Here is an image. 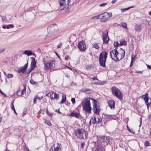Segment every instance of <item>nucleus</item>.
<instances>
[{"mask_svg": "<svg viewBox=\"0 0 151 151\" xmlns=\"http://www.w3.org/2000/svg\"><path fill=\"white\" fill-rule=\"evenodd\" d=\"M59 146L57 145V146L55 147L54 146V151H58L59 150V145H58Z\"/></svg>", "mask_w": 151, "mask_h": 151, "instance_id": "nucleus-38", "label": "nucleus"}, {"mask_svg": "<svg viewBox=\"0 0 151 151\" xmlns=\"http://www.w3.org/2000/svg\"><path fill=\"white\" fill-rule=\"evenodd\" d=\"M120 44L121 45H126L127 44V42L126 41L124 40H120L119 41Z\"/></svg>", "mask_w": 151, "mask_h": 151, "instance_id": "nucleus-26", "label": "nucleus"}, {"mask_svg": "<svg viewBox=\"0 0 151 151\" xmlns=\"http://www.w3.org/2000/svg\"><path fill=\"white\" fill-rule=\"evenodd\" d=\"M119 45V44L118 43V42H115L114 44V45L115 47H118Z\"/></svg>", "mask_w": 151, "mask_h": 151, "instance_id": "nucleus-53", "label": "nucleus"}, {"mask_svg": "<svg viewBox=\"0 0 151 151\" xmlns=\"http://www.w3.org/2000/svg\"><path fill=\"white\" fill-rule=\"evenodd\" d=\"M1 94L3 95L4 97H7L6 95L2 91H1Z\"/></svg>", "mask_w": 151, "mask_h": 151, "instance_id": "nucleus-55", "label": "nucleus"}, {"mask_svg": "<svg viewBox=\"0 0 151 151\" xmlns=\"http://www.w3.org/2000/svg\"><path fill=\"white\" fill-rule=\"evenodd\" d=\"M46 113L48 115L50 116L52 115V113H49V112L47 110V109H46Z\"/></svg>", "mask_w": 151, "mask_h": 151, "instance_id": "nucleus-51", "label": "nucleus"}, {"mask_svg": "<svg viewBox=\"0 0 151 151\" xmlns=\"http://www.w3.org/2000/svg\"><path fill=\"white\" fill-rule=\"evenodd\" d=\"M145 146L146 147L148 146H150V144L147 141H146L145 142Z\"/></svg>", "mask_w": 151, "mask_h": 151, "instance_id": "nucleus-45", "label": "nucleus"}, {"mask_svg": "<svg viewBox=\"0 0 151 151\" xmlns=\"http://www.w3.org/2000/svg\"><path fill=\"white\" fill-rule=\"evenodd\" d=\"M53 92H51L48 93L47 94H46V96H50V99L52 100L54 99V97L53 96Z\"/></svg>", "mask_w": 151, "mask_h": 151, "instance_id": "nucleus-22", "label": "nucleus"}, {"mask_svg": "<svg viewBox=\"0 0 151 151\" xmlns=\"http://www.w3.org/2000/svg\"><path fill=\"white\" fill-rule=\"evenodd\" d=\"M33 70V69H32L31 68H29L28 70V71L27 72L26 71V72L25 73V75H26L29 74Z\"/></svg>", "mask_w": 151, "mask_h": 151, "instance_id": "nucleus-33", "label": "nucleus"}, {"mask_svg": "<svg viewBox=\"0 0 151 151\" xmlns=\"http://www.w3.org/2000/svg\"><path fill=\"white\" fill-rule=\"evenodd\" d=\"M62 45V43H60L57 45V48H59L60 47L61 45Z\"/></svg>", "mask_w": 151, "mask_h": 151, "instance_id": "nucleus-62", "label": "nucleus"}, {"mask_svg": "<svg viewBox=\"0 0 151 151\" xmlns=\"http://www.w3.org/2000/svg\"><path fill=\"white\" fill-rule=\"evenodd\" d=\"M66 100V96L65 95H62V99L61 101L60 102L59 104H62L64 103Z\"/></svg>", "mask_w": 151, "mask_h": 151, "instance_id": "nucleus-20", "label": "nucleus"}, {"mask_svg": "<svg viewBox=\"0 0 151 151\" xmlns=\"http://www.w3.org/2000/svg\"><path fill=\"white\" fill-rule=\"evenodd\" d=\"M83 91L87 93H91L93 92V91L92 90L88 89L86 88L83 90Z\"/></svg>", "mask_w": 151, "mask_h": 151, "instance_id": "nucleus-23", "label": "nucleus"}, {"mask_svg": "<svg viewBox=\"0 0 151 151\" xmlns=\"http://www.w3.org/2000/svg\"><path fill=\"white\" fill-rule=\"evenodd\" d=\"M28 60H27V63L23 66L20 67L18 69L17 72L18 73H22L23 74H25L26 71L27 70L28 66Z\"/></svg>", "mask_w": 151, "mask_h": 151, "instance_id": "nucleus-9", "label": "nucleus"}, {"mask_svg": "<svg viewBox=\"0 0 151 151\" xmlns=\"http://www.w3.org/2000/svg\"><path fill=\"white\" fill-rule=\"evenodd\" d=\"M149 119L151 121V113L149 114Z\"/></svg>", "mask_w": 151, "mask_h": 151, "instance_id": "nucleus-64", "label": "nucleus"}, {"mask_svg": "<svg viewBox=\"0 0 151 151\" xmlns=\"http://www.w3.org/2000/svg\"><path fill=\"white\" fill-rule=\"evenodd\" d=\"M103 14V13H102L99 15H98L99 19H104Z\"/></svg>", "mask_w": 151, "mask_h": 151, "instance_id": "nucleus-43", "label": "nucleus"}, {"mask_svg": "<svg viewBox=\"0 0 151 151\" xmlns=\"http://www.w3.org/2000/svg\"><path fill=\"white\" fill-rule=\"evenodd\" d=\"M92 120L93 124H97L96 118L95 117H94V118H92Z\"/></svg>", "mask_w": 151, "mask_h": 151, "instance_id": "nucleus-37", "label": "nucleus"}, {"mask_svg": "<svg viewBox=\"0 0 151 151\" xmlns=\"http://www.w3.org/2000/svg\"><path fill=\"white\" fill-rule=\"evenodd\" d=\"M117 48H115L112 51H111L110 52V55L111 58L113 60L116 61V59L117 58V57L116 56V54L117 52Z\"/></svg>", "mask_w": 151, "mask_h": 151, "instance_id": "nucleus-11", "label": "nucleus"}, {"mask_svg": "<svg viewBox=\"0 0 151 151\" xmlns=\"http://www.w3.org/2000/svg\"><path fill=\"white\" fill-rule=\"evenodd\" d=\"M97 124H98L102 120V119L101 118L97 117Z\"/></svg>", "mask_w": 151, "mask_h": 151, "instance_id": "nucleus-39", "label": "nucleus"}, {"mask_svg": "<svg viewBox=\"0 0 151 151\" xmlns=\"http://www.w3.org/2000/svg\"><path fill=\"white\" fill-rule=\"evenodd\" d=\"M43 62L45 68L46 70H48L52 69L55 67L54 63H53V61H50L48 63L45 62L44 61Z\"/></svg>", "mask_w": 151, "mask_h": 151, "instance_id": "nucleus-8", "label": "nucleus"}, {"mask_svg": "<svg viewBox=\"0 0 151 151\" xmlns=\"http://www.w3.org/2000/svg\"><path fill=\"white\" fill-rule=\"evenodd\" d=\"M14 27V24H9L8 25H7L6 26V28L7 29H9L10 28H12Z\"/></svg>", "mask_w": 151, "mask_h": 151, "instance_id": "nucleus-29", "label": "nucleus"}, {"mask_svg": "<svg viewBox=\"0 0 151 151\" xmlns=\"http://www.w3.org/2000/svg\"><path fill=\"white\" fill-rule=\"evenodd\" d=\"M70 58V57L68 55H66L65 57V60H68Z\"/></svg>", "mask_w": 151, "mask_h": 151, "instance_id": "nucleus-48", "label": "nucleus"}, {"mask_svg": "<svg viewBox=\"0 0 151 151\" xmlns=\"http://www.w3.org/2000/svg\"><path fill=\"white\" fill-rule=\"evenodd\" d=\"M37 99H38L39 100H41L43 98V96H41V97L37 96Z\"/></svg>", "mask_w": 151, "mask_h": 151, "instance_id": "nucleus-61", "label": "nucleus"}, {"mask_svg": "<svg viewBox=\"0 0 151 151\" xmlns=\"http://www.w3.org/2000/svg\"><path fill=\"white\" fill-rule=\"evenodd\" d=\"M91 99L90 98H86L84 99L81 102L83 110L84 112L88 114L91 113V108L90 103V100Z\"/></svg>", "mask_w": 151, "mask_h": 151, "instance_id": "nucleus-1", "label": "nucleus"}, {"mask_svg": "<svg viewBox=\"0 0 151 151\" xmlns=\"http://www.w3.org/2000/svg\"><path fill=\"white\" fill-rule=\"evenodd\" d=\"M134 29L136 32H140L142 30L141 26L139 24H136L134 27Z\"/></svg>", "mask_w": 151, "mask_h": 151, "instance_id": "nucleus-18", "label": "nucleus"}, {"mask_svg": "<svg viewBox=\"0 0 151 151\" xmlns=\"http://www.w3.org/2000/svg\"><path fill=\"white\" fill-rule=\"evenodd\" d=\"M76 118L81 120V121H82V119H83V117L79 114L76 113Z\"/></svg>", "mask_w": 151, "mask_h": 151, "instance_id": "nucleus-27", "label": "nucleus"}, {"mask_svg": "<svg viewBox=\"0 0 151 151\" xmlns=\"http://www.w3.org/2000/svg\"><path fill=\"white\" fill-rule=\"evenodd\" d=\"M37 97L36 96L35 97L34 99V101H33V103L34 104H35L36 103V100H37Z\"/></svg>", "mask_w": 151, "mask_h": 151, "instance_id": "nucleus-56", "label": "nucleus"}, {"mask_svg": "<svg viewBox=\"0 0 151 151\" xmlns=\"http://www.w3.org/2000/svg\"><path fill=\"white\" fill-rule=\"evenodd\" d=\"M55 54H56V55L58 57V58L60 59V60H61V59L60 56L58 54V53L56 52V51H55Z\"/></svg>", "mask_w": 151, "mask_h": 151, "instance_id": "nucleus-59", "label": "nucleus"}, {"mask_svg": "<svg viewBox=\"0 0 151 151\" xmlns=\"http://www.w3.org/2000/svg\"><path fill=\"white\" fill-rule=\"evenodd\" d=\"M148 21L147 19H144L142 20V23L145 24H147L148 22Z\"/></svg>", "mask_w": 151, "mask_h": 151, "instance_id": "nucleus-40", "label": "nucleus"}, {"mask_svg": "<svg viewBox=\"0 0 151 151\" xmlns=\"http://www.w3.org/2000/svg\"><path fill=\"white\" fill-rule=\"evenodd\" d=\"M30 83L32 84L35 85L37 83V82L31 79L30 80Z\"/></svg>", "mask_w": 151, "mask_h": 151, "instance_id": "nucleus-36", "label": "nucleus"}, {"mask_svg": "<svg viewBox=\"0 0 151 151\" xmlns=\"http://www.w3.org/2000/svg\"><path fill=\"white\" fill-rule=\"evenodd\" d=\"M7 76L8 78H11L13 77V75L12 74H8Z\"/></svg>", "mask_w": 151, "mask_h": 151, "instance_id": "nucleus-41", "label": "nucleus"}, {"mask_svg": "<svg viewBox=\"0 0 151 151\" xmlns=\"http://www.w3.org/2000/svg\"><path fill=\"white\" fill-rule=\"evenodd\" d=\"M5 50V48L0 49V53L3 52Z\"/></svg>", "mask_w": 151, "mask_h": 151, "instance_id": "nucleus-60", "label": "nucleus"}, {"mask_svg": "<svg viewBox=\"0 0 151 151\" xmlns=\"http://www.w3.org/2000/svg\"><path fill=\"white\" fill-rule=\"evenodd\" d=\"M91 100H93V112L96 114H99L100 109L99 107L97 105V101L94 99H91Z\"/></svg>", "mask_w": 151, "mask_h": 151, "instance_id": "nucleus-6", "label": "nucleus"}, {"mask_svg": "<svg viewBox=\"0 0 151 151\" xmlns=\"http://www.w3.org/2000/svg\"><path fill=\"white\" fill-rule=\"evenodd\" d=\"M45 123L47 124L48 126H51L52 125V124L51 122L49 120H45Z\"/></svg>", "mask_w": 151, "mask_h": 151, "instance_id": "nucleus-34", "label": "nucleus"}, {"mask_svg": "<svg viewBox=\"0 0 151 151\" xmlns=\"http://www.w3.org/2000/svg\"><path fill=\"white\" fill-rule=\"evenodd\" d=\"M24 149L25 151H29V149L26 147V144H24Z\"/></svg>", "mask_w": 151, "mask_h": 151, "instance_id": "nucleus-46", "label": "nucleus"}, {"mask_svg": "<svg viewBox=\"0 0 151 151\" xmlns=\"http://www.w3.org/2000/svg\"><path fill=\"white\" fill-rule=\"evenodd\" d=\"M26 89L23 88L21 91V94L23 95L26 93Z\"/></svg>", "mask_w": 151, "mask_h": 151, "instance_id": "nucleus-49", "label": "nucleus"}, {"mask_svg": "<svg viewBox=\"0 0 151 151\" xmlns=\"http://www.w3.org/2000/svg\"><path fill=\"white\" fill-rule=\"evenodd\" d=\"M112 94L119 99H122L123 96L122 92L117 88L113 87L111 89Z\"/></svg>", "mask_w": 151, "mask_h": 151, "instance_id": "nucleus-4", "label": "nucleus"}, {"mask_svg": "<svg viewBox=\"0 0 151 151\" xmlns=\"http://www.w3.org/2000/svg\"><path fill=\"white\" fill-rule=\"evenodd\" d=\"M50 151H54V145H53L50 148Z\"/></svg>", "mask_w": 151, "mask_h": 151, "instance_id": "nucleus-58", "label": "nucleus"}, {"mask_svg": "<svg viewBox=\"0 0 151 151\" xmlns=\"http://www.w3.org/2000/svg\"><path fill=\"white\" fill-rule=\"evenodd\" d=\"M17 95L18 96H19L22 95V94H21V93L20 91L19 90L17 91Z\"/></svg>", "mask_w": 151, "mask_h": 151, "instance_id": "nucleus-44", "label": "nucleus"}, {"mask_svg": "<svg viewBox=\"0 0 151 151\" xmlns=\"http://www.w3.org/2000/svg\"><path fill=\"white\" fill-rule=\"evenodd\" d=\"M103 43H106L108 42L109 37L108 36V33L107 31L104 32L102 34Z\"/></svg>", "mask_w": 151, "mask_h": 151, "instance_id": "nucleus-12", "label": "nucleus"}, {"mask_svg": "<svg viewBox=\"0 0 151 151\" xmlns=\"http://www.w3.org/2000/svg\"><path fill=\"white\" fill-rule=\"evenodd\" d=\"M99 19V17H98V15L95 16L93 17H92V19H93L96 20V19Z\"/></svg>", "mask_w": 151, "mask_h": 151, "instance_id": "nucleus-50", "label": "nucleus"}, {"mask_svg": "<svg viewBox=\"0 0 151 151\" xmlns=\"http://www.w3.org/2000/svg\"><path fill=\"white\" fill-rule=\"evenodd\" d=\"M71 101L72 102L73 104H74L76 102L75 98H71Z\"/></svg>", "mask_w": 151, "mask_h": 151, "instance_id": "nucleus-47", "label": "nucleus"}, {"mask_svg": "<svg viewBox=\"0 0 151 151\" xmlns=\"http://www.w3.org/2000/svg\"><path fill=\"white\" fill-rule=\"evenodd\" d=\"M2 20L3 21L6 20V17L4 16H1V17Z\"/></svg>", "mask_w": 151, "mask_h": 151, "instance_id": "nucleus-57", "label": "nucleus"}, {"mask_svg": "<svg viewBox=\"0 0 151 151\" xmlns=\"http://www.w3.org/2000/svg\"><path fill=\"white\" fill-rule=\"evenodd\" d=\"M104 147L103 146H99L97 148L96 151H104Z\"/></svg>", "mask_w": 151, "mask_h": 151, "instance_id": "nucleus-24", "label": "nucleus"}, {"mask_svg": "<svg viewBox=\"0 0 151 151\" xmlns=\"http://www.w3.org/2000/svg\"><path fill=\"white\" fill-rule=\"evenodd\" d=\"M69 116L71 117H76V112H75L74 111L72 112H71L69 114Z\"/></svg>", "mask_w": 151, "mask_h": 151, "instance_id": "nucleus-30", "label": "nucleus"}, {"mask_svg": "<svg viewBox=\"0 0 151 151\" xmlns=\"http://www.w3.org/2000/svg\"><path fill=\"white\" fill-rule=\"evenodd\" d=\"M147 66V68L148 69H151V65H149L147 64H146Z\"/></svg>", "mask_w": 151, "mask_h": 151, "instance_id": "nucleus-63", "label": "nucleus"}, {"mask_svg": "<svg viewBox=\"0 0 151 151\" xmlns=\"http://www.w3.org/2000/svg\"><path fill=\"white\" fill-rule=\"evenodd\" d=\"M31 58L32 61L31 63L30 68L34 70L36 66V61L35 58L34 57H31Z\"/></svg>", "mask_w": 151, "mask_h": 151, "instance_id": "nucleus-14", "label": "nucleus"}, {"mask_svg": "<svg viewBox=\"0 0 151 151\" xmlns=\"http://www.w3.org/2000/svg\"><path fill=\"white\" fill-rule=\"evenodd\" d=\"M135 56H134L133 55L132 56L131 61V64H132V63L133 62H134V58H135Z\"/></svg>", "mask_w": 151, "mask_h": 151, "instance_id": "nucleus-42", "label": "nucleus"}, {"mask_svg": "<svg viewBox=\"0 0 151 151\" xmlns=\"http://www.w3.org/2000/svg\"><path fill=\"white\" fill-rule=\"evenodd\" d=\"M53 94H54V99H57L59 97V94H58L53 92Z\"/></svg>", "mask_w": 151, "mask_h": 151, "instance_id": "nucleus-35", "label": "nucleus"}, {"mask_svg": "<svg viewBox=\"0 0 151 151\" xmlns=\"http://www.w3.org/2000/svg\"><path fill=\"white\" fill-rule=\"evenodd\" d=\"M92 47H93L95 48L96 49H99V45H98V44L97 43H95L92 44Z\"/></svg>", "mask_w": 151, "mask_h": 151, "instance_id": "nucleus-28", "label": "nucleus"}, {"mask_svg": "<svg viewBox=\"0 0 151 151\" xmlns=\"http://www.w3.org/2000/svg\"><path fill=\"white\" fill-rule=\"evenodd\" d=\"M25 54L29 56L30 55H33L35 56V55L34 52H32V51L30 50H25L23 52Z\"/></svg>", "mask_w": 151, "mask_h": 151, "instance_id": "nucleus-17", "label": "nucleus"}, {"mask_svg": "<svg viewBox=\"0 0 151 151\" xmlns=\"http://www.w3.org/2000/svg\"><path fill=\"white\" fill-rule=\"evenodd\" d=\"M107 4V3H102V4H100L99 5L100 6L103 7L105 6Z\"/></svg>", "mask_w": 151, "mask_h": 151, "instance_id": "nucleus-52", "label": "nucleus"}, {"mask_svg": "<svg viewBox=\"0 0 151 151\" xmlns=\"http://www.w3.org/2000/svg\"><path fill=\"white\" fill-rule=\"evenodd\" d=\"M101 139L103 141H104L107 143H109V137L107 136H103L101 137Z\"/></svg>", "mask_w": 151, "mask_h": 151, "instance_id": "nucleus-19", "label": "nucleus"}, {"mask_svg": "<svg viewBox=\"0 0 151 151\" xmlns=\"http://www.w3.org/2000/svg\"><path fill=\"white\" fill-rule=\"evenodd\" d=\"M65 0H59V2L60 6L65 5L66 4Z\"/></svg>", "mask_w": 151, "mask_h": 151, "instance_id": "nucleus-21", "label": "nucleus"}, {"mask_svg": "<svg viewBox=\"0 0 151 151\" xmlns=\"http://www.w3.org/2000/svg\"><path fill=\"white\" fill-rule=\"evenodd\" d=\"M133 7L134 6H132L125 9H120V10L122 12H123L126 11L129 9L131 8H133Z\"/></svg>", "mask_w": 151, "mask_h": 151, "instance_id": "nucleus-25", "label": "nucleus"}, {"mask_svg": "<svg viewBox=\"0 0 151 151\" xmlns=\"http://www.w3.org/2000/svg\"><path fill=\"white\" fill-rule=\"evenodd\" d=\"M78 47L81 51H84L87 48L85 42L83 40L78 42Z\"/></svg>", "mask_w": 151, "mask_h": 151, "instance_id": "nucleus-10", "label": "nucleus"}, {"mask_svg": "<svg viewBox=\"0 0 151 151\" xmlns=\"http://www.w3.org/2000/svg\"><path fill=\"white\" fill-rule=\"evenodd\" d=\"M108 103L109 106L111 109H114L115 107V102L112 100H110L108 101Z\"/></svg>", "mask_w": 151, "mask_h": 151, "instance_id": "nucleus-16", "label": "nucleus"}, {"mask_svg": "<svg viewBox=\"0 0 151 151\" xmlns=\"http://www.w3.org/2000/svg\"><path fill=\"white\" fill-rule=\"evenodd\" d=\"M76 136L80 139H85L86 138V133L84 130L82 129H79L76 132Z\"/></svg>", "mask_w": 151, "mask_h": 151, "instance_id": "nucleus-5", "label": "nucleus"}, {"mask_svg": "<svg viewBox=\"0 0 151 151\" xmlns=\"http://www.w3.org/2000/svg\"><path fill=\"white\" fill-rule=\"evenodd\" d=\"M107 57V53L106 51H103L100 54L99 57V62L100 65L103 67L106 66L105 63Z\"/></svg>", "mask_w": 151, "mask_h": 151, "instance_id": "nucleus-2", "label": "nucleus"}, {"mask_svg": "<svg viewBox=\"0 0 151 151\" xmlns=\"http://www.w3.org/2000/svg\"><path fill=\"white\" fill-rule=\"evenodd\" d=\"M147 96L148 94L146 93L145 95L142 96V98L144 100L145 104L147 106V108L148 109L149 106L151 104V100H150V103L148 102L149 99Z\"/></svg>", "mask_w": 151, "mask_h": 151, "instance_id": "nucleus-13", "label": "nucleus"}, {"mask_svg": "<svg viewBox=\"0 0 151 151\" xmlns=\"http://www.w3.org/2000/svg\"><path fill=\"white\" fill-rule=\"evenodd\" d=\"M85 144L84 142H83L81 144V147L82 149H83V147H84V146H85Z\"/></svg>", "mask_w": 151, "mask_h": 151, "instance_id": "nucleus-54", "label": "nucleus"}, {"mask_svg": "<svg viewBox=\"0 0 151 151\" xmlns=\"http://www.w3.org/2000/svg\"><path fill=\"white\" fill-rule=\"evenodd\" d=\"M121 25L125 29L127 28V24L125 22H121Z\"/></svg>", "mask_w": 151, "mask_h": 151, "instance_id": "nucleus-32", "label": "nucleus"}, {"mask_svg": "<svg viewBox=\"0 0 151 151\" xmlns=\"http://www.w3.org/2000/svg\"><path fill=\"white\" fill-rule=\"evenodd\" d=\"M103 15L104 19H105L104 20V21H106L107 19L112 16L111 13H108L107 12H105L103 13Z\"/></svg>", "mask_w": 151, "mask_h": 151, "instance_id": "nucleus-15", "label": "nucleus"}, {"mask_svg": "<svg viewBox=\"0 0 151 151\" xmlns=\"http://www.w3.org/2000/svg\"><path fill=\"white\" fill-rule=\"evenodd\" d=\"M14 100H13L11 104V109L13 110H15V109L14 107Z\"/></svg>", "mask_w": 151, "mask_h": 151, "instance_id": "nucleus-31", "label": "nucleus"}, {"mask_svg": "<svg viewBox=\"0 0 151 151\" xmlns=\"http://www.w3.org/2000/svg\"><path fill=\"white\" fill-rule=\"evenodd\" d=\"M116 56L117 58L116 59V61L121 60L124 57L125 54V51L123 49H121L119 52L117 51Z\"/></svg>", "mask_w": 151, "mask_h": 151, "instance_id": "nucleus-7", "label": "nucleus"}, {"mask_svg": "<svg viewBox=\"0 0 151 151\" xmlns=\"http://www.w3.org/2000/svg\"><path fill=\"white\" fill-rule=\"evenodd\" d=\"M58 30V26L56 24H52L48 26L47 29L48 35L51 36L55 34Z\"/></svg>", "mask_w": 151, "mask_h": 151, "instance_id": "nucleus-3", "label": "nucleus"}]
</instances>
